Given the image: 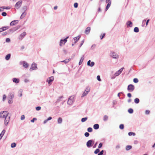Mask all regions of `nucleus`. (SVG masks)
<instances>
[{
	"label": "nucleus",
	"instance_id": "53",
	"mask_svg": "<svg viewBox=\"0 0 155 155\" xmlns=\"http://www.w3.org/2000/svg\"><path fill=\"white\" fill-rule=\"evenodd\" d=\"M25 118V116L24 115H22L21 116V120H24Z\"/></svg>",
	"mask_w": 155,
	"mask_h": 155
},
{
	"label": "nucleus",
	"instance_id": "34",
	"mask_svg": "<svg viewBox=\"0 0 155 155\" xmlns=\"http://www.w3.org/2000/svg\"><path fill=\"white\" fill-rule=\"evenodd\" d=\"M134 31L135 32H138L139 31V28L138 27H136L134 29Z\"/></svg>",
	"mask_w": 155,
	"mask_h": 155
},
{
	"label": "nucleus",
	"instance_id": "41",
	"mask_svg": "<svg viewBox=\"0 0 155 155\" xmlns=\"http://www.w3.org/2000/svg\"><path fill=\"white\" fill-rule=\"evenodd\" d=\"M87 131L89 132H91L92 131V128L89 127L87 129Z\"/></svg>",
	"mask_w": 155,
	"mask_h": 155
},
{
	"label": "nucleus",
	"instance_id": "1",
	"mask_svg": "<svg viewBox=\"0 0 155 155\" xmlns=\"http://www.w3.org/2000/svg\"><path fill=\"white\" fill-rule=\"evenodd\" d=\"M8 112L6 111L1 112L0 113V118H5L8 117Z\"/></svg>",
	"mask_w": 155,
	"mask_h": 155
},
{
	"label": "nucleus",
	"instance_id": "38",
	"mask_svg": "<svg viewBox=\"0 0 155 155\" xmlns=\"http://www.w3.org/2000/svg\"><path fill=\"white\" fill-rule=\"evenodd\" d=\"M87 117H86L83 118H82V119L81 120V121L82 122H84L86 120H87Z\"/></svg>",
	"mask_w": 155,
	"mask_h": 155
},
{
	"label": "nucleus",
	"instance_id": "21",
	"mask_svg": "<svg viewBox=\"0 0 155 155\" xmlns=\"http://www.w3.org/2000/svg\"><path fill=\"white\" fill-rule=\"evenodd\" d=\"M8 28V27H3L2 28H0V32H2L4 31L5 30Z\"/></svg>",
	"mask_w": 155,
	"mask_h": 155
},
{
	"label": "nucleus",
	"instance_id": "58",
	"mask_svg": "<svg viewBox=\"0 0 155 155\" xmlns=\"http://www.w3.org/2000/svg\"><path fill=\"white\" fill-rule=\"evenodd\" d=\"M63 97V96H61V97H59V98L58 99V100H57V101H58V102H59V101H61V98H62Z\"/></svg>",
	"mask_w": 155,
	"mask_h": 155
},
{
	"label": "nucleus",
	"instance_id": "19",
	"mask_svg": "<svg viewBox=\"0 0 155 155\" xmlns=\"http://www.w3.org/2000/svg\"><path fill=\"white\" fill-rule=\"evenodd\" d=\"M18 20H14L12 21L10 23L11 26H13L18 23Z\"/></svg>",
	"mask_w": 155,
	"mask_h": 155
},
{
	"label": "nucleus",
	"instance_id": "3",
	"mask_svg": "<svg viewBox=\"0 0 155 155\" xmlns=\"http://www.w3.org/2000/svg\"><path fill=\"white\" fill-rule=\"evenodd\" d=\"M38 69L37 67L36 64L34 62L31 66V67L29 69L30 71H32L33 70H37Z\"/></svg>",
	"mask_w": 155,
	"mask_h": 155
},
{
	"label": "nucleus",
	"instance_id": "16",
	"mask_svg": "<svg viewBox=\"0 0 155 155\" xmlns=\"http://www.w3.org/2000/svg\"><path fill=\"white\" fill-rule=\"evenodd\" d=\"M12 81L14 83L18 84L20 80L19 78H15L12 79Z\"/></svg>",
	"mask_w": 155,
	"mask_h": 155
},
{
	"label": "nucleus",
	"instance_id": "6",
	"mask_svg": "<svg viewBox=\"0 0 155 155\" xmlns=\"http://www.w3.org/2000/svg\"><path fill=\"white\" fill-rule=\"evenodd\" d=\"M68 38V37L64 39H61L59 45L61 46L63 45H64L65 43L67 42V39Z\"/></svg>",
	"mask_w": 155,
	"mask_h": 155
},
{
	"label": "nucleus",
	"instance_id": "35",
	"mask_svg": "<svg viewBox=\"0 0 155 155\" xmlns=\"http://www.w3.org/2000/svg\"><path fill=\"white\" fill-rule=\"evenodd\" d=\"M128 112L130 114H132L133 112V110L132 108H130L128 110Z\"/></svg>",
	"mask_w": 155,
	"mask_h": 155
},
{
	"label": "nucleus",
	"instance_id": "49",
	"mask_svg": "<svg viewBox=\"0 0 155 155\" xmlns=\"http://www.w3.org/2000/svg\"><path fill=\"white\" fill-rule=\"evenodd\" d=\"M84 135L86 137H88L89 136V134L88 132H86L84 134Z\"/></svg>",
	"mask_w": 155,
	"mask_h": 155
},
{
	"label": "nucleus",
	"instance_id": "43",
	"mask_svg": "<svg viewBox=\"0 0 155 155\" xmlns=\"http://www.w3.org/2000/svg\"><path fill=\"white\" fill-rule=\"evenodd\" d=\"M100 152V150L98 149H96L94 152L95 154H97Z\"/></svg>",
	"mask_w": 155,
	"mask_h": 155
},
{
	"label": "nucleus",
	"instance_id": "7",
	"mask_svg": "<svg viewBox=\"0 0 155 155\" xmlns=\"http://www.w3.org/2000/svg\"><path fill=\"white\" fill-rule=\"evenodd\" d=\"M111 56L113 58L115 59H117L119 58L118 55L115 52H112L110 53Z\"/></svg>",
	"mask_w": 155,
	"mask_h": 155
},
{
	"label": "nucleus",
	"instance_id": "8",
	"mask_svg": "<svg viewBox=\"0 0 155 155\" xmlns=\"http://www.w3.org/2000/svg\"><path fill=\"white\" fill-rule=\"evenodd\" d=\"M20 65H22L23 67H24L25 68H27L29 66L28 64L25 61H21L20 62Z\"/></svg>",
	"mask_w": 155,
	"mask_h": 155
},
{
	"label": "nucleus",
	"instance_id": "39",
	"mask_svg": "<svg viewBox=\"0 0 155 155\" xmlns=\"http://www.w3.org/2000/svg\"><path fill=\"white\" fill-rule=\"evenodd\" d=\"M6 96L5 94H4L3 95V97H2V101H4L6 99Z\"/></svg>",
	"mask_w": 155,
	"mask_h": 155
},
{
	"label": "nucleus",
	"instance_id": "20",
	"mask_svg": "<svg viewBox=\"0 0 155 155\" xmlns=\"http://www.w3.org/2000/svg\"><path fill=\"white\" fill-rule=\"evenodd\" d=\"M89 92V91L88 90L87 91L86 90H85V91L83 93L81 97H84L85 96H86V95H87V94H88V93Z\"/></svg>",
	"mask_w": 155,
	"mask_h": 155
},
{
	"label": "nucleus",
	"instance_id": "15",
	"mask_svg": "<svg viewBox=\"0 0 155 155\" xmlns=\"http://www.w3.org/2000/svg\"><path fill=\"white\" fill-rule=\"evenodd\" d=\"M10 119V117H7L5 118V124L6 126L8 125L9 121Z\"/></svg>",
	"mask_w": 155,
	"mask_h": 155
},
{
	"label": "nucleus",
	"instance_id": "33",
	"mask_svg": "<svg viewBox=\"0 0 155 155\" xmlns=\"http://www.w3.org/2000/svg\"><path fill=\"white\" fill-rule=\"evenodd\" d=\"M22 9L24 11L23 12H25V11L27 9V7L26 6H23V7L22 8Z\"/></svg>",
	"mask_w": 155,
	"mask_h": 155
},
{
	"label": "nucleus",
	"instance_id": "59",
	"mask_svg": "<svg viewBox=\"0 0 155 155\" xmlns=\"http://www.w3.org/2000/svg\"><path fill=\"white\" fill-rule=\"evenodd\" d=\"M24 82L25 83L28 82L29 81V80L27 79H25L24 80Z\"/></svg>",
	"mask_w": 155,
	"mask_h": 155
},
{
	"label": "nucleus",
	"instance_id": "32",
	"mask_svg": "<svg viewBox=\"0 0 155 155\" xmlns=\"http://www.w3.org/2000/svg\"><path fill=\"white\" fill-rule=\"evenodd\" d=\"M134 102L136 104H138L140 102L139 99L138 98H136L134 99Z\"/></svg>",
	"mask_w": 155,
	"mask_h": 155
},
{
	"label": "nucleus",
	"instance_id": "5",
	"mask_svg": "<svg viewBox=\"0 0 155 155\" xmlns=\"http://www.w3.org/2000/svg\"><path fill=\"white\" fill-rule=\"evenodd\" d=\"M74 97H73L71 96L70 97V98L68 99L67 104L69 105H71L74 102Z\"/></svg>",
	"mask_w": 155,
	"mask_h": 155
},
{
	"label": "nucleus",
	"instance_id": "37",
	"mask_svg": "<svg viewBox=\"0 0 155 155\" xmlns=\"http://www.w3.org/2000/svg\"><path fill=\"white\" fill-rule=\"evenodd\" d=\"M22 90L20 89L18 93L20 95V97H21L22 96Z\"/></svg>",
	"mask_w": 155,
	"mask_h": 155
},
{
	"label": "nucleus",
	"instance_id": "51",
	"mask_svg": "<svg viewBox=\"0 0 155 155\" xmlns=\"http://www.w3.org/2000/svg\"><path fill=\"white\" fill-rule=\"evenodd\" d=\"M97 79L99 81H101V79L100 78V77L99 75L97 76Z\"/></svg>",
	"mask_w": 155,
	"mask_h": 155
},
{
	"label": "nucleus",
	"instance_id": "50",
	"mask_svg": "<svg viewBox=\"0 0 155 155\" xmlns=\"http://www.w3.org/2000/svg\"><path fill=\"white\" fill-rule=\"evenodd\" d=\"M78 3H75L74 4V7L75 8L78 7Z\"/></svg>",
	"mask_w": 155,
	"mask_h": 155
},
{
	"label": "nucleus",
	"instance_id": "55",
	"mask_svg": "<svg viewBox=\"0 0 155 155\" xmlns=\"http://www.w3.org/2000/svg\"><path fill=\"white\" fill-rule=\"evenodd\" d=\"M37 119L35 118H33L32 120H31V122L33 123L34 122L35 120H36Z\"/></svg>",
	"mask_w": 155,
	"mask_h": 155
},
{
	"label": "nucleus",
	"instance_id": "22",
	"mask_svg": "<svg viewBox=\"0 0 155 155\" xmlns=\"http://www.w3.org/2000/svg\"><path fill=\"white\" fill-rule=\"evenodd\" d=\"M80 36H79L78 37H75L74 38V39L75 41V43H76L77 41H78L79 39L80 38Z\"/></svg>",
	"mask_w": 155,
	"mask_h": 155
},
{
	"label": "nucleus",
	"instance_id": "2",
	"mask_svg": "<svg viewBox=\"0 0 155 155\" xmlns=\"http://www.w3.org/2000/svg\"><path fill=\"white\" fill-rule=\"evenodd\" d=\"M22 3V0H20L17 2L15 4V7L17 9H18L21 6Z\"/></svg>",
	"mask_w": 155,
	"mask_h": 155
},
{
	"label": "nucleus",
	"instance_id": "30",
	"mask_svg": "<svg viewBox=\"0 0 155 155\" xmlns=\"http://www.w3.org/2000/svg\"><path fill=\"white\" fill-rule=\"evenodd\" d=\"M26 13L25 12H23L20 16V19H22L23 18L26 16Z\"/></svg>",
	"mask_w": 155,
	"mask_h": 155
},
{
	"label": "nucleus",
	"instance_id": "9",
	"mask_svg": "<svg viewBox=\"0 0 155 155\" xmlns=\"http://www.w3.org/2000/svg\"><path fill=\"white\" fill-rule=\"evenodd\" d=\"M93 143H94V142L92 140H89L86 143V145L87 147H90L92 146V144Z\"/></svg>",
	"mask_w": 155,
	"mask_h": 155
},
{
	"label": "nucleus",
	"instance_id": "62",
	"mask_svg": "<svg viewBox=\"0 0 155 155\" xmlns=\"http://www.w3.org/2000/svg\"><path fill=\"white\" fill-rule=\"evenodd\" d=\"M5 130H3L2 131V133H1L2 134H3V135H4V134L5 133Z\"/></svg>",
	"mask_w": 155,
	"mask_h": 155
},
{
	"label": "nucleus",
	"instance_id": "23",
	"mask_svg": "<svg viewBox=\"0 0 155 155\" xmlns=\"http://www.w3.org/2000/svg\"><path fill=\"white\" fill-rule=\"evenodd\" d=\"M99 127V125L98 124H95L94 125L93 127L95 130L98 129Z\"/></svg>",
	"mask_w": 155,
	"mask_h": 155
},
{
	"label": "nucleus",
	"instance_id": "56",
	"mask_svg": "<svg viewBox=\"0 0 155 155\" xmlns=\"http://www.w3.org/2000/svg\"><path fill=\"white\" fill-rule=\"evenodd\" d=\"M150 113V111L149 110H146L145 111V114H149Z\"/></svg>",
	"mask_w": 155,
	"mask_h": 155
},
{
	"label": "nucleus",
	"instance_id": "48",
	"mask_svg": "<svg viewBox=\"0 0 155 155\" xmlns=\"http://www.w3.org/2000/svg\"><path fill=\"white\" fill-rule=\"evenodd\" d=\"M104 151L103 150H101L99 153H98V155H102L103 154Z\"/></svg>",
	"mask_w": 155,
	"mask_h": 155
},
{
	"label": "nucleus",
	"instance_id": "12",
	"mask_svg": "<svg viewBox=\"0 0 155 155\" xmlns=\"http://www.w3.org/2000/svg\"><path fill=\"white\" fill-rule=\"evenodd\" d=\"M26 35V32H24L22 33L19 36L18 39L20 40H21Z\"/></svg>",
	"mask_w": 155,
	"mask_h": 155
},
{
	"label": "nucleus",
	"instance_id": "44",
	"mask_svg": "<svg viewBox=\"0 0 155 155\" xmlns=\"http://www.w3.org/2000/svg\"><path fill=\"white\" fill-rule=\"evenodd\" d=\"M133 81H134V82L135 83H137L138 81V79L136 78H134V79Z\"/></svg>",
	"mask_w": 155,
	"mask_h": 155
},
{
	"label": "nucleus",
	"instance_id": "31",
	"mask_svg": "<svg viewBox=\"0 0 155 155\" xmlns=\"http://www.w3.org/2000/svg\"><path fill=\"white\" fill-rule=\"evenodd\" d=\"M108 116L106 115H105L103 117V120L104 121H106L108 120Z\"/></svg>",
	"mask_w": 155,
	"mask_h": 155
},
{
	"label": "nucleus",
	"instance_id": "42",
	"mask_svg": "<svg viewBox=\"0 0 155 155\" xmlns=\"http://www.w3.org/2000/svg\"><path fill=\"white\" fill-rule=\"evenodd\" d=\"M124 125L123 124H121L119 126V128L121 129H123L124 128Z\"/></svg>",
	"mask_w": 155,
	"mask_h": 155
},
{
	"label": "nucleus",
	"instance_id": "14",
	"mask_svg": "<svg viewBox=\"0 0 155 155\" xmlns=\"http://www.w3.org/2000/svg\"><path fill=\"white\" fill-rule=\"evenodd\" d=\"M91 61L90 60H89L87 62V65L89 66L92 67H93L94 65V62L92 61L91 62Z\"/></svg>",
	"mask_w": 155,
	"mask_h": 155
},
{
	"label": "nucleus",
	"instance_id": "26",
	"mask_svg": "<svg viewBox=\"0 0 155 155\" xmlns=\"http://www.w3.org/2000/svg\"><path fill=\"white\" fill-rule=\"evenodd\" d=\"M11 54H8L5 57V59L6 60H8L11 57Z\"/></svg>",
	"mask_w": 155,
	"mask_h": 155
},
{
	"label": "nucleus",
	"instance_id": "17",
	"mask_svg": "<svg viewBox=\"0 0 155 155\" xmlns=\"http://www.w3.org/2000/svg\"><path fill=\"white\" fill-rule=\"evenodd\" d=\"M91 28L90 27H87L85 31V33L86 35H88L90 32Z\"/></svg>",
	"mask_w": 155,
	"mask_h": 155
},
{
	"label": "nucleus",
	"instance_id": "27",
	"mask_svg": "<svg viewBox=\"0 0 155 155\" xmlns=\"http://www.w3.org/2000/svg\"><path fill=\"white\" fill-rule=\"evenodd\" d=\"M107 3H108V4H107V5L106 7V11H107L108 9L110 7L111 4V2H107Z\"/></svg>",
	"mask_w": 155,
	"mask_h": 155
},
{
	"label": "nucleus",
	"instance_id": "57",
	"mask_svg": "<svg viewBox=\"0 0 155 155\" xmlns=\"http://www.w3.org/2000/svg\"><path fill=\"white\" fill-rule=\"evenodd\" d=\"M84 42V39L81 42V44H80V47H81L82 46V45L83 44Z\"/></svg>",
	"mask_w": 155,
	"mask_h": 155
},
{
	"label": "nucleus",
	"instance_id": "11",
	"mask_svg": "<svg viewBox=\"0 0 155 155\" xmlns=\"http://www.w3.org/2000/svg\"><path fill=\"white\" fill-rule=\"evenodd\" d=\"M124 69V68H122L118 71H117L114 74L115 76H118L122 72Z\"/></svg>",
	"mask_w": 155,
	"mask_h": 155
},
{
	"label": "nucleus",
	"instance_id": "36",
	"mask_svg": "<svg viewBox=\"0 0 155 155\" xmlns=\"http://www.w3.org/2000/svg\"><path fill=\"white\" fill-rule=\"evenodd\" d=\"M128 134L129 136H131L132 135L134 136L135 135V133L133 132H129L128 133Z\"/></svg>",
	"mask_w": 155,
	"mask_h": 155
},
{
	"label": "nucleus",
	"instance_id": "4",
	"mask_svg": "<svg viewBox=\"0 0 155 155\" xmlns=\"http://www.w3.org/2000/svg\"><path fill=\"white\" fill-rule=\"evenodd\" d=\"M134 89V85L132 84H130L128 86L127 90L129 92H132L133 91Z\"/></svg>",
	"mask_w": 155,
	"mask_h": 155
},
{
	"label": "nucleus",
	"instance_id": "64",
	"mask_svg": "<svg viewBox=\"0 0 155 155\" xmlns=\"http://www.w3.org/2000/svg\"><path fill=\"white\" fill-rule=\"evenodd\" d=\"M113 103L114 105H115L117 104V101L115 100H114L113 101Z\"/></svg>",
	"mask_w": 155,
	"mask_h": 155
},
{
	"label": "nucleus",
	"instance_id": "10",
	"mask_svg": "<svg viewBox=\"0 0 155 155\" xmlns=\"http://www.w3.org/2000/svg\"><path fill=\"white\" fill-rule=\"evenodd\" d=\"M54 80V77L51 76V77L48 78L47 80L46 81L48 82V84L49 85H51V83Z\"/></svg>",
	"mask_w": 155,
	"mask_h": 155
},
{
	"label": "nucleus",
	"instance_id": "60",
	"mask_svg": "<svg viewBox=\"0 0 155 155\" xmlns=\"http://www.w3.org/2000/svg\"><path fill=\"white\" fill-rule=\"evenodd\" d=\"M120 146L119 145H116L115 147V148L116 149H119L120 148Z\"/></svg>",
	"mask_w": 155,
	"mask_h": 155
},
{
	"label": "nucleus",
	"instance_id": "47",
	"mask_svg": "<svg viewBox=\"0 0 155 155\" xmlns=\"http://www.w3.org/2000/svg\"><path fill=\"white\" fill-rule=\"evenodd\" d=\"M105 34L104 33L102 35L100 36V38L101 39H102L105 36Z\"/></svg>",
	"mask_w": 155,
	"mask_h": 155
},
{
	"label": "nucleus",
	"instance_id": "63",
	"mask_svg": "<svg viewBox=\"0 0 155 155\" xmlns=\"http://www.w3.org/2000/svg\"><path fill=\"white\" fill-rule=\"evenodd\" d=\"M127 96L128 97H131V94L130 93H129L127 94Z\"/></svg>",
	"mask_w": 155,
	"mask_h": 155
},
{
	"label": "nucleus",
	"instance_id": "45",
	"mask_svg": "<svg viewBox=\"0 0 155 155\" xmlns=\"http://www.w3.org/2000/svg\"><path fill=\"white\" fill-rule=\"evenodd\" d=\"M2 15L3 16H5L7 15V13L5 12H3L2 13Z\"/></svg>",
	"mask_w": 155,
	"mask_h": 155
},
{
	"label": "nucleus",
	"instance_id": "40",
	"mask_svg": "<svg viewBox=\"0 0 155 155\" xmlns=\"http://www.w3.org/2000/svg\"><path fill=\"white\" fill-rule=\"evenodd\" d=\"M16 144L15 143H13L11 144V147L12 148H14V147H16Z\"/></svg>",
	"mask_w": 155,
	"mask_h": 155
},
{
	"label": "nucleus",
	"instance_id": "46",
	"mask_svg": "<svg viewBox=\"0 0 155 155\" xmlns=\"http://www.w3.org/2000/svg\"><path fill=\"white\" fill-rule=\"evenodd\" d=\"M35 108H36V110H37L38 111L41 110V107L40 106H38V107H36Z\"/></svg>",
	"mask_w": 155,
	"mask_h": 155
},
{
	"label": "nucleus",
	"instance_id": "61",
	"mask_svg": "<svg viewBox=\"0 0 155 155\" xmlns=\"http://www.w3.org/2000/svg\"><path fill=\"white\" fill-rule=\"evenodd\" d=\"M18 29V28H16V29H12L10 30V31H12V32H14V31H16V30H17Z\"/></svg>",
	"mask_w": 155,
	"mask_h": 155
},
{
	"label": "nucleus",
	"instance_id": "54",
	"mask_svg": "<svg viewBox=\"0 0 155 155\" xmlns=\"http://www.w3.org/2000/svg\"><path fill=\"white\" fill-rule=\"evenodd\" d=\"M10 41V39L8 38H6V41L7 42H9Z\"/></svg>",
	"mask_w": 155,
	"mask_h": 155
},
{
	"label": "nucleus",
	"instance_id": "25",
	"mask_svg": "<svg viewBox=\"0 0 155 155\" xmlns=\"http://www.w3.org/2000/svg\"><path fill=\"white\" fill-rule=\"evenodd\" d=\"M84 60V55H83V56L81 57L80 60V61L79 63V65H80L82 63L83 61Z\"/></svg>",
	"mask_w": 155,
	"mask_h": 155
},
{
	"label": "nucleus",
	"instance_id": "28",
	"mask_svg": "<svg viewBox=\"0 0 155 155\" xmlns=\"http://www.w3.org/2000/svg\"><path fill=\"white\" fill-rule=\"evenodd\" d=\"M57 121L58 124H61L62 121V118L61 117L58 118V119Z\"/></svg>",
	"mask_w": 155,
	"mask_h": 155
},
{
	"label": "nucleus",
	"instance_id": "18",
	"mask_svg": "<svg viewBox=\"0 0 155 155\" xmlns=\"http://www.w3.org/2000/svg\"><path fill=\"white\" fill-rule=\"evenodd\" d=\"M126 25L128 27H132V23L130 21H128L126 23Z\"/></svg>",
	"mask_w": 155,
	"mask_h": 155
},
{
	"label": "nucleus",
	"instance_id": "29",
	"mask_svg": "<svg viewBox=\"0 0 155 155\" xmlns=\"http://www.w3.org/2000/svg\"><path fill=\"white\" fill-rule=\"evenodd\" d=\"M70 61V59H66L63 61H61V62H64L65 64H67L69 62V61Z\"/></svg>",
	"mask_w": 155,
	"mask_h": 155
},
{
	"label": "nucleus",
	"instance_id": "13",
	"mask_svg": "<svg viewBox=\"0 0 155 155\" xmlns=\"http://www.w3.org/2000/svg\"><path fill=\"white\" fill-rule=\"evenodd\" d=\"M8 97L11 99H12L14 97V93L13 92H11L9 93Z\"/></svg>",
	"mask_w": 155,
	"mask_h": 155
},
{
	"label": "nucleus",
	"instance_id": "24",
	"mask_svg": "<svg viewBox=\"0 0 155 155\" xmlns=\"http://www.w3.org/2000/svg\"><path fill=\"white\" fill-rule=\"evenodd\" d=\"M132 148V146L130 145H127V146L126 147V150H129Z\"/></svg>",
	"mask_w": 155,
	"mask_h": 155
},
{
	"label": "nucleus",
	"instance_id": "52",
	"mask_svg": "<svg viewBox=\"0 0 155 155\" xmlns=\"http://www.w3.org/2000/svg\"><path fill=\"white\" fill-rule=\"evenodd\" d=\"M103 144L101 143H99L98 147L99 148H101Z\"/></svg>",
	"mask_w": 155,
	"mask_h": 155
}]
</instances>
